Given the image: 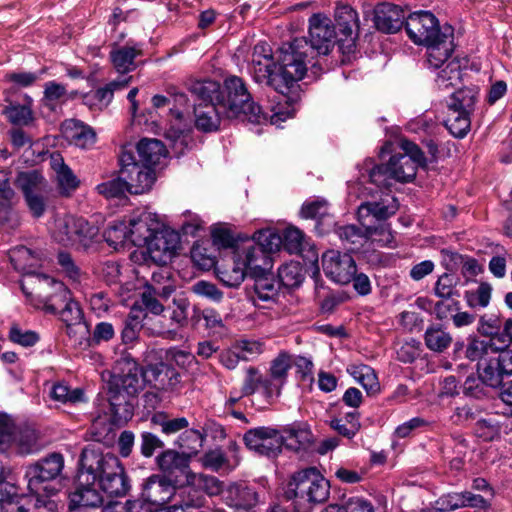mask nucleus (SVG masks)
Instances as JSON below:
<instances>
[{"instance_id": "72a5a7b5", "label": "nucleus", "mask_w": 512, "mask_h": 512, "mask_svg": "<svg viewBox=\"0 0 512 512\" xmlns=\"http://www.w3.org/2000/svg\"><path fill=\"white\" fill-rule=\"evenodd\" d=\"M7 102L8 104L3 108L2 113L11 124L27 126L33 122L32 99L29 96H26V102L23 104L8 100Z\"/></svg>"}, {"instance_id": "aec40b11", "label": "nucleus", "mask_w": 512, "mask_h": 512, "mask_svg": "<svg viewBox=\"0 0 512 512\" xmlns=\"http://www.w3.org/2000/svg\"><path fill=\"white\" fill-rule=\"evenodd\" d=\"M130 241L136 246H144L163 226L159 216L149 211L142 212L128 222Z\"/></svg>"}, {"instance_id": "774afa93", "label": "nucleus", "mask_w": 512, "mask_h": 512, "mask_svg": "<svg viewBox=\"0 0 512 512\" xmlns=\"http://www.w3.org/2000/svg\"><path fill=\"white\" fill-rule=\"evenodd\" d=\"M29 495H18L16 490L1 505L2 512H29Z\"/></svg>"}, {"instance_id": "a878e982", "label": "nucleus", "mask_w": 512, "mask_h": 512, "mask_svg": "<svg viewBox=\"0 0 512 512\" xmlns=\"http://www.w3.org/2000/svg\"><path fill=\"white\" fill-rule=\"evenodd\" d=\"M94 484H81L69 495L70 512H87V508H98L103 504L101 493L93 487Z\"/></svg>"}, {"instance_id": "3c124183", "label": "nucleus", "mask_w": 512, "mask_h": 512, "mask_svg": "<svg viewBox=\"0 0 512 512\" xmlns=\"http://www.w3.org/2000/svg\"><path fill=\"white\" fill-rule=\"evenodd\" d=\"M255 239L256 242L251 241L250 243L260 246L271 260V253L277 251L282 244V237L270 230L257 232L255 234Z\"/></svg>"}, {"instance_id": "ddd939ff", "label": "nucleus", "mask_w": 512, "mask_h": 512, "mask_svg": "<svg viewBox=\"0 0 512 512\" xmlns=\"http://www.w3.org/2000/svg\"><path fill=\"white\" fill-rule=\"evenodd\" d=\"M405 28L409 38L417 45L431 43L444 31V26L440 27L438 19L429 11L410 14L406 19Z\"/></svg>"}, {"instance_id": "58836bf2", "label": "nucleus", "mask_w": 512, "mask_h": 512, "mask_svg": "<svg viewBox=\"0 0 512 512\" xmlns=\"http://www.w3.org/2000/svg\"><path fill=\"white\" fill-rule=\"evenodd\" d=\"M470 114L464 111L448 109V116L444 123L454 137L463 138L469 132L471 125Z\"/></svg>"}, {"instance_id": "4468645a", "label": "nucleus", "mask_w": 512, "mask_h": 512, "mask_svg": "<svg viewBox=\"0 0 512 512\" xmlns=\"http://www.w3.org/2000/svg\"><path fill=\"white\" fill-rule=\"evenodd\" d=\"M398 207L397 199L386 194L379 201L362 202L358 207L357 217L361 225L366 228L367 234L374 235L377 233V228L371 226V220H386L396 213Z\"/></svg>"}, {"instance_id": "bf43d9fd", "label": "nucleus", "mask_w": 512, "mask_h": 512, "mask_svg": "<svg viewBox=\"0 0 512 512\" xmlns=\"http://www.w3.org/2000/svg\"><path fill=\"white\" fill-rule=\"evenodd\" d=\"M146 289L154 291L164 298L170 296L174 290L167 273L162 270L152 273L151 283L146 286Z\"/></svg>"}, {"instance_id": "680f3d73", "label": "nucleus", "mask_w": 512, "mask_h": 512, "mask_svg": "<svg viewBox=\"0 0 512 512\" xmlns=\"http://www.w3.org/2000/svg\"><path fill=\"white\" fill-rule=\"evenodd\" d=\"M492 353L491 344L488 339H472L465 351L466 357L471 361L482 360L485 356Z\"/></svg>"}, {"instance_id": "ea45409f", "label": "nucleus", "mask_w": 512, "mask_h": 512, "mask_svg": "<svg viewBox=\"0 0 512 512\" xmlns=\"http://www.w3.org/2000/svg\"><path fill=\"white\" fill-rule=\"evenodd\" d=\"M16 195L7 179L0 180V224H7L13 219V207Z\"/></svg>"}, {"instance_id": "5fc2aeb1", "label": "nucleus", "mask_w": 512, "mask_h": 512, "mask_svg": "<svg viewBox=\"0 0 512 512\" xmlns=\"http://www.w3.org/2000/svg\"><path fill=\"white\" fill-rule=\"evenodd\" d=\"M434 293L441 299H450L458 296L456 278L452 274L444 273L439 276L434 286Z\"/></svg>"}, {"instance_id": "4c0bfd02", "label": "nucleus", "mask_w": 512, "mask_h": 512, "mask_svg": "<svg viewBox=\"0 0 512 512\" xmlns=\"http://www.w3.org/2000/svg\"><path fill=\"white\" fill-rule=\"evenodd\" d=\"M426 347L433 352H443L450 347L452 336L441 325L429 326L424 334Z\"/></svg>"}, {"instance_id": "69168bd1", "label": "nucleus", "mask_w": 512, "mask_h": 512, "mask_svg": "<svg viewBox=\"0 0 512 512\" xmlns=\"http://www.w3.org/2000/svg\"><path fill=\"white\" fill-rule=\"evenodd\" d=\"M191 289L196 295L207 298L216 303H219L223 299V292L218 289L215 284L208 281H198Z\"/></svg>"}, {"instance_id": "9b49d317", "label": "nucleus", "mask_w": 512, "mask_h": 512, "mask_svg": "<svg viewBox=\"0 0 512 512\" xmlns=\"http://www.w3.org/2000/svg\"><path fill=\"white\" fill-rule=\"evenodd\" d=\"M51 283L54 293L45 302V310L53 314L58 313L67 326L80 324L82 310L79 304L71 299L70 291L62 282L52 280Z\"/></svg>"}, {"instance_id": "49530a36", "label": "nucleus", "mask_w": 512, "mask_h": 512, "mask_svg": "<svg viewBox=\"0 0 512 512\" xmlns=\"http://www.w3.org/2000/svg\"><path fill=\"white\" fill-rule=\"evenodd\" d=\"M50 395L53 400L64 404H75L85 401L84 391L82 389H70V387L64 383L54 384L51 389Z\"/></svg>"}, {"instance_id": "5701e85b", "label": "nucleus", "mask_w": 512, "mask_h": 512, "mask_svg": "<svg viewBox=\"0 0 512 512\" xmlns=\"http://www.w3.org/2000/svg\"><path fill=\"white\" fill-rule=\"evenodd\" d=\"M405 20L404 10L391 3L378 4L374 10V23L384 33L398 32Z\"/></svg>"}, {"instance_id": "7ed1b4c3", "label": "nucleus", "mask_w": 512, "mask_h": 512, "mask_svg": "<svg viewBox=\"0 0 512 512\" xmlns=\"http://www.w3.org/2000/svg\"><path fill=\"white\" fill-rule=\"evenodd\" d=\"M273 261L254 243H246L233 251L230 259L216 264L219 280L227 287H238L246 276H259L271 270Z\"/></svg>"}, {"instance_id": "cd10ccee", "label": "nucleus", "mask_w": 512, "mask_h": 512, "mask_svg": "<svg viewBox=\"0 0 512 512\" xmlns=\"http://www.w3.org/2000/svg\"><path fill=\"white\" fill-rule=\"evenodd\" d=\"M142 55V45L127 44L121 47H114L109 54L113 67L118 73H128L136 68L135 58Z\"/></svg>"}, {"instance_id": "052dcab7", "label": "nucleus", "mask_w": 512, "mask_h": 512, "mask_svg": "<svg viewBox=\"0 0 512 512\" xmlns=\"http://www.w3.org/2000/svg\"><path fill=\"white\" fill-rule=\"evenodd\" d=\"M55 176L60 193L64 196H70L80 184V181L68 166Z\"/></svg>"}, {"instance_id": "e433bc0d", "label": "nucleus", "mask_w": 512, "mask_h": 512, "mask_svg": "<svg viewBox=\"0 0 512 512\" xmlns=\"http://www.w3.org/2000/svg\"><path fill=\"white\" fill-rule=\"evenodd\" d=\"M347 372L358 382L368 394L379 391V382L374 370L365 364L350 365Z\"/></svg>"}, {"instance_id": "f03ea898", "label": "nucleus", "mask_w": 512, "mask_h": 512, "mask_svg": "<svg viewBox=\"0 0 512 512\" xmlns=\"http://www.w3.org/2000/svg\"><path fill=\"white\" fill-rule=\"evenodd\" d=\"M81 484H95L112 497H123L130 490L128 476L117 456L102 453L94 445L83 449L78 476Z\"/></svg>"}, {"instance_id": "bb28decb", "label": "nucleus", "mask_w": 512, "mask_h": 512, "mask_svg": "<svg viewBox=\"0 0 512 512\" xmlns=\"http://www.w3.org/2000/svg\"><path fill=\"white\" fill-rule=\"evenodd\" d=\"M43 256L41 250H32L25 246L14 247L9 252V258L15 270L23 274H31L39 268Z\"/></svg>"}, {"instance_id": "412c9836", "label": "nucleus", "mask_w": 512, "mask_h": 512, "mask_svg": "<svg viewBox=\"0 0 512 512\" xmlns=\"http://www.w3.org/2000/svg\"><path fill=\"white\" fill-rule=\"evenodd\" d=\"M159 469L174 483L179 482L180 476H185L188 480V474L192 473L189 469L190 457L185 453L168 449L159 454L156 458Z\"/></svg>"}, {"instance_id": "1a4fd4ad", "label": "nucleus", "mask_w": 512, "mask_h": 512, "mask_svg": "<svg viewBox=\"0 0 512 512\" xmlns=\"http://www.w3.org/2000/svg\"><path fill=\"white\" fill-rule=\"evenodd\" d=\"M51 233L53 239L65 247L86 249L98 230L82 217L63 215L55 217Z\"/></svg>"}, {"instance_id": "8fccbe9b", "label": "nucleus", "mask_w": 512, "mask_h": 512, "mask_svg": "<svg viewBox=\"0 0 512 512\" xmlns=\"http://www.w3.org/2000/svg\"><path fill=\"white\" fill-rule=\"evenodd\" d=\"M461 80V70L459 61H449L445 68L438 74L436 82L441 89H448L456 86Z\"/></svg>"}, {"instance_id": "c9c22d12", "label": "nucleus", "mask_w": 512, "mask_h": 512, "mask_svg": "<svg viewBox=\"0 0 512 512\" xmlns=\"http://www.w3.org/2000/svg\"><path fill=\"white\" fill-rule=\"evenodd\" d=\"M189 91L205 104H214L221 94V85L213 80H197L189 85Z\"/></svg>"}, {"instance_id": "0eeeda50", "label": "nucleus", "mask_w": 512, "mask_h": 512, "mask_svg": "<svg viewBox=\"0 0 512 512\" xmlns=\"http://www.w3.org/2000/svg\"><path fill=\"white\" fill-rule=\"evenodd\" d=\"M285 435L270 427H257L248 430L243 440L246 447L259 455L276 457L286 446L292 450H298L301 445L309 441V432L304 429L288 427L284 430Z\"/></svg>"}, {"instance_id": "4d7b16f0", "label": "nucleus", "mask_w": 512, "mask_h": 512, "mask_svg": "<svg viewBox=\"0 0 512 512\" xmlns=\"http://www.w3.org/2000/svg\"><path fill=\"white\" fill-rule=\"evenodd\" d=\"M96 190L106 198L120 197L128 192L127 184L122 175L97 185Z\"/></svg>"}, {"instance_id": "e2e57ef3", "label": "nucleus", "mask_w": 512, "mask_h": 512, "mask_svg": "<svg viewBox=\"0 0 512 512\" xmlns=\"http://www.w3.org/2000/svg\"><path fill=\"white\" fill-rule=\"evenodd\" d=\"M242 361H249L263 352V343L258 340L243 339L233 345Z\"/></svg>"}, {"instance_id": "a19ab883", "label": "nucleus", "mask_w": 512, "mask_h": 512, "mask_svg": "<svg viewBox=\"0 0 512 512\" xmlns=\"http://www.w3.org/2000/svg\"><path fill=\"white\" fill-rule=\"evenodd\" d=\"M330 426L339 435L351 439L358 433L361 427L359 414L356 412H349L344 418H334L331 420Z\"/></svg>"}, {"instance_id": "393cba45", "label": "nucleus", "mask_w": 512, "mask_h": 512, "mask_svg": "<svg viewBox=\"0 0 512 512\" xmlns=\"http://www.w3.org/2000/svg\"><path fill=\"white\" fill-rule=\"evenodd\" d=\"M175 491V484L171 479L153 475L145 482L142 496L152 504L163 505L170 501Z\"/></svg>"}, {"instance_id": "c85d7f7f", "label": "nucleus", "mask_w": 512, "mask_h": 512, "mask_svg": "<svg viewBox=\"0 0 512 512\" xmlns=\"http://www.w3.org/2000/svg\"><path fill=\"white\" fill-rule=\"evenodd\" d=\"M108 394L112 422L116 425L127 423L134 414L135 397L109 390Z\"/></svg>"}, {"instance_id": "603ef678", "label": "nucleus", "mask_w": 512, "mask_h": 512, "mask_svg": "<svg viewBox=\"0 0 512 512\" xmlns=\"http://www.w3.org/2000/svg\"><path fill=\"white\" fill-rule=\"evenodd\" d=\"M292 366L291 356L286 352H281L273 359L270 366V375L273 380L279 382V385H283L288 371Z\"/></svg>"}, {"instance_id": "0e129e2a", "label": "nucleus", "mask_w": 512, "mask_h": 512, "mask_svg": "<svg viewBox=\"0 0 512 512\" xmlns=\"http://www.w3.org/2000/svg\"><path fill=\"white\" fill-rule=\"evenodd\" d=\"M58 264L66 277L74 283H80L82 278L81 269L76 265L69 253L60 252L58 254Z\"/></svg>"}, {"instance_id": "6ab92c4d", "label": "nucleus", "mask_w": 512, "mask_h": 512, "mask_svg": "<svg viewBox=\"0 0 512 512\" xmlns=\"http://www.w3.org/2000/svg\"><path fill=\"white\" fill-rule=\"evenodd\" d=\"M426 58L430 68L438 69L451 58L455 45L453 40V28L445 25L440 37L427 43Z\"/></svg>"}, {"instance_id": "b1692460", "label": "nucleus", "mask_w": 512, "mask_h": 512, "mask_svg": "<svg viewBox=\"0 0 512 512\" xmlns=\"http://www.w3.org/2000/svg\"><path fill=\"white\" fill-rule=\"evenodd\" d=\"M334 19L341 34L349 41L348 48H355V39L360 29L359 15L357 11L348 4H337L334 12Z\"/></svg>"}, {"instance_id": "423d86ee", "label": "nucleus", "mask_w": 512, "mask_h": 512, "mask_svg": "<svg viewBox=\"0 0 512 512\" xmlns=\"http://www.w3.org/2000/svg\"><path fill=\"white\" fill-rule=\"evenodd\" d=\"M217 103L219 111L227 120L246 117L251 122L261 123L269 118L252 100L244 80L235 75L224 80Z\"/></svg>"}, {"instance_id": "c756f323", "label": "nucleus", "mask_w": 512, "mask_h": 512, "mask_svg": "<svg viewBox=\"0 0 512 512\" xmlns=\"http://www.w3.org/2000/svg\"><path fill=\"white\" fill-rule=\"evenodd\" d=\"M137 153L141 164L151 168L166 158L167 149L160 140L143 138L137 144Z\"/></svg>"}, {"instance_id": "de8ad7c7", "label": "nucleus", "mask_w": 512, "mask_h": 512, "mask_svg": "<svg viewBox=\"0 0 512 512\" xmlns=\"http://www.w3.org/2000/svg\"><path fill=\"white\" fill-rule=\"evenodd\" d=\"M152 424L159 426L166 435L175 434L189 426L185 417L169 418L165 413H156L151 418Z\"/></svg>"}, {"instance_id": "a211bd4d", "label": "nucleus", "mask_w": 512, "mask_h": 512, "mask_svg": "<svg viewBox=\"0 0 512 512\" xmlns=\"http://www.w3.org/2000/svg\"><path fill=\"white\" fill-rule=\"evenodd\" d=\"M223 500L236 512H249L259 504L260 496L255 487L244 482H236L228 485L223 491Z\"/></svg>"}, {"instance_id": "2f4dec72", "label": "nucleus", "mask_w": 512, "mask_h": 512, "mask_svg": "<svg viewBox=\"0 0 512 512\" xmlns=\"http://www.w3.org/2000/svg\"><path fill=\"white\" fill-rule=\"evenodd\" d=\"M195 125L199 130L211 132L217 130L222 119H226L224 114L219 111L218 103L201 104L194 109Z\"/></svg>"}, {"instance_id": "20e7f679", "label": "nucleus", "mask_w": 512, "mask_h": 512, "mask_svg": "<svg viewBox=\"0 0 512 512\" xmlns=\"http://www.w3.org/2000/svg\"><path fill=\"white\" fill-rule=\"evenodd\" d=\"M402 153L392 155L384 165H376L369 171L370 182L378 187L388 188L390 179L407 183L414 180L418 167L426 166L422 150L409 140L400 141Z\"/></svg>"}, {"instance_id": "4be33fe9", "label": "nucleus", "mask_w": 512, "mask_h": 512, "mask_svg": "<svg viewBox=\"0 0 512 512\" xmlns=\"http://www.w3.org/2000/svg\"><path fill=\"white\" fill-rule=\"evenodd\" d=\"M143 379L158 390L172 391L180 384L181 376L172 366L159 362L144 369Z\"/></svg>"}, {"instance_id": "6e6d98bb", "label": "nucleus", "mask_w": 512, "mask_h": 512, "mask_svg": "<svg viewBox=\"0 0 512 512\" xmlns=\"http://www.w3.org/2000/svg\"><path fill=\"white\" fill-rule=\"evenodd\" d=\"M282 244L291 254H298L303 249L304 234L296 227H288L283 232Z\"/></svg>"}, {"instance_id": "dca6fc26", "label": "nucleus", "mask_w": 512, "mask_h": 512, "mask_svg": "<svg viewBox=\"0 0 512 512\" xmlns=\"http://www.w3.org/2000/svg\"><path fill=\"white\" fill-rule=\"evenodd\" d=\"M149 257L158 265L167 264L180 246L179 235L163 226L144 245Z\"/></svg>"}, {"instance_id": "13d9d810", "label": "nucleus", "mask_w": 512, "mask_h": 512, "mask_svg": "<svg viewBox=\"0 0 512 512\" xmlns=\"http://www.w3.org/2000/svg\"><path fill=\"white\" fill-rule=\"evenodd\" d=\"M38 433L35 429L26 427L18 431L15 444L21 453H31L38 448Z\"/></svg>"}, {"instance_id": "864d4df0", "label": "nucleus", "mask_w": 512, "mask_h": 512, "mask_svg": "<svg viewBox=\"0 0 512 512\" xmlns=\"http://www.w3.org/2000/svg\"><path fill=\"white\" fill-rule=\"evenodd\" d=\"M270 271H265L262 275L259 276H250L255 279L254 291L257 294L258 298L267 301L272 299L276 295V288L273 280L268 277Z\"/></svg>"}, {"instance_id": "9d476101", "label": "nucleus", "mask_w": 512, "mask_h": 512, "mask_svg": "<svg viewBox=\"0 0 512 512\" xmlns=\"http://www.w3.org/2000/svg\"><path fill=\"white\" fill-rule=\"evenodd\" d=\"M120 164V173L130 194L138 195L151 189L155 181L154 171L150 167L136 162L132 152L123 150L120 155Z\"/></svg>"}, {"instance_id": "7c9ffc66", "label": "nucleus", "mask_w": 512, "mask_h": 512, "mask_svg": "<svg viewBox=\"0 0 512 512\" xmlns=\"http://www.w3.org/2000/svg\"><path fill=\"white\" fill-rule=\"evenodd\" d=\"M174 309L169 317L170 326H162L157 329V333L163 338L170 340H177L179 338V329L183 328L187 324V309L188 304L185 300H174Z\"/></svg>"}, {"instance_id": "37998d69", "label": "nucleus", "mask_w": 512, "mask_h": 512, "mask_svg": "<svg viewBox=\"0 0 512 512\" xmlns=\"http://www.w3.org/2000/svg\"><path fill=\"white\" fill-rule=\"evenodd\" d=\"M491 294V285L486 282H482L475 289L465 291L464 299L470 308H485L490 303Z\"/></svg>"}, {"instance_id": "09e8293b", "label": "nucleus", "mask_w": 512, "mask_h": 512, "mask_svg": "<svg viewBox=\"0 0 512 512\" xmlns=\"http://www.w3.org/2000/svg\"><path fill=\"white\" fill-rule=\"evenodd\" d=\"M278 278L283 286L294 288L301 284L303 280L302 269L297 262H291L282 265L278 269Z\"/></svg>"}, {"instance_id": "c03bdc74", "label": "nucleus", "mask_w": 512, "mask_h": 512, "mask_svg": "<svg viewBox=\"0 0 512 512\" xmlns=\"http://www.w3.org/2000/svg\"><path fill=\"white\" fill-rule=\"evenodd\" d=\"M187 485L196 486L205 491L210 496H215L223 493L225 489L222 488V483L214 476L205 474H188Z\"/></svg>"}, {"instance_id": "2eb2a0df", "label": "nucleus", "mask_w": 512, "mask_h": 512, "mask_svg": "<svg viewBox=\"0 0 512 512\" xmlns=\"http://www.w3.org/2000/svg\"><path fill=\"white\" fill-rule=\"evenodd\" d=\"M322 267L328 278L342 285L350 283L357 272L352 256L336 250H329L322 255Z\"/></svg>"}, {"instance_id": "473e14b6", "label": "nucleus", "mask_w": 512, "mask_h": 512, "mask_svg": "<svg viewBox=\"0 0 512 512\" xmlns=\"http://www.w3.org/2000/svg\"><path fill=\"white\" fill-rule=\"evenodd\" d=\"M66 137L76 146L86 148L95 143L96 133L85 123L78 120H69L65 123Z\"/></svg>"}, {"instance_id": "f257e3e1", "label": "nucleus", "mask_w": 512, "mask_h": 512, "mask_svg": "<svg viewBox=\"0 0 512 512\" xmlns=\"http://www.w3.org/2000/svg\"><path fill=\"white\" fill-rule=\"evenodd\" d=\"M280 62V71L276 73V64L270 48L266 44L254 47L251 61L254 80L257 83H266L280 94L277 106L272 107V114L269 115L270 123L273 125H279L294 115V104L297 103L299 96L293 89L298 87L297 82L306 74V68L297 61L287 44L281 49Z\"/></svg>"}, {"instance_id": "6e6552de", "label": "nucleus", "mask_w": 512, "mask_h": 512, "mask_svg": "<svg viewBox=\"0 0 512 512\" xmlns=\"http://www.w3.org/2000/svg\"><path fill=\"white\" fill-rule=\"evenodd\" d=\"M287 493L310 505L323 504L329 499L330 483L317 468L308 467L292 474Z\"/></svg>"}, {"instance_id": "79ce46f5", "label": "nucleus", "mask_w": 512, "mask_h": 512, "mask_svg": "<svg viewBox=\"0 0 512 512\" xmlns=\"http://www.w3.org/2000/svg\"><path fill=\"white\" fill-rule=\"evenodd\" d=\"M477 99V91L472 88H463L454 92L448 104V109H455L472 113Z\"/></svg>"}, {"instance_id": "39448f33", "label": "nucleus", "mask_w": 512, "mask_h": 512, "mask_svg": "<svg viewBox=\"0 0 512 512\" xmlns=\"http://www.w3.org/2000/svg\"><path fill=\"white\" fill-rule=\"evenodd\" d=\"M309 37L295 38L287 43L297 61L306 69L308 64L318 55H328L335 45L336 31L331 19L322 13L313 14L309 18Z\"/></svg>"}, {"instance_id": "338daca9", "label": "nucleus", "mask_w": 512, "mask_h": 512, "mask_svg": "<svg viewBox=\"0 0 512 512\" xmlns=\"http://www.w3.org/2000/svg\"><path fill=\"white\" fill-rule=\"evenodd\" d=\"M487 385L483 382V380L478 376H468L463 384V393L466 396L481 399L487 395L488 389Z\"/></svg>"}, {"instance_id": "f8f14e48", "label": "nucleus", "mask_w": 512, "mask_h": 512, "mask_svg": "<svg viewBox=\"0 0 512 512\" xmlns=\"http://www.w3.org/2000/svg\"><path fill=\"white\" fill-rule=\"evenodd\" d=\"M64 468V457L60 453H51L30 466L26 471L28 488L30 492L40 493L46 491L45 482L52 481L60 476Z\"/></svg>"}, {"instance_id": "a18cd8bd", "label": "nucleus", "mask_w": 512, "mask_h": 512, "mask_svg": "<svg viewBox=\"0 0 512 512\" xmlns=\"http://www.w3.org/2000/svg\"><path fill=\"white\" fill-rule=\"evenodd\" d=\"M103 236L110 246L116 247L121 245L127 239L130 240L129 225L124 220H115L109 223Z\"/></svg>"}, {"instance_id": "f3484780", "label": "nucleus", "mask_w": 512, "mask_h": 512, "mask_svg": "<svg viewBox=\"0 0 512 512\" xmlns=\"http://www.w3.org/2000/svg\"><path fill=\"white\" fill-rule=\"evenodd\" d=\"M143 372L144 370L135 361H126L121 373L112 376L108 390L136 398L146 382L143 379Z\"/></svg>"}, {"instance_id": "f704fd0d", "label": "nucleus", "mask_w": 512, "mask_h": 512, "mask_svg": "<svg viewBox=\"0 0 512 512\" xmlns=\"http://www.w3.org/2000/svg\"><path fill=\"white\" fill-rule=\"evenodd\" d=\"M15 184L21 190L23 196L48 190L45 178L37 170L20 172Z\"/></svg>"}]
</instances>
